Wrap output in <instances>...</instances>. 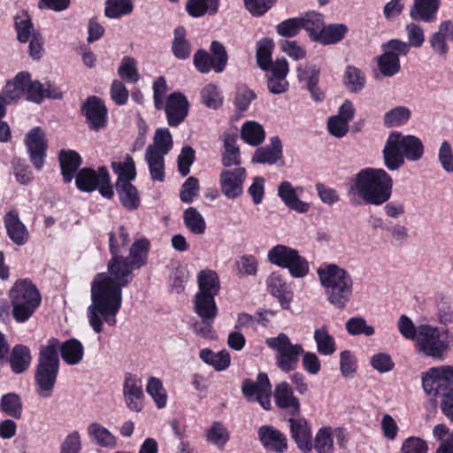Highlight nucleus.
<instances>
[{"label": "nucleus", "instance_id": "nucleus-10", "mask_svg": "<svg viewBox=\"0 0 453 453\" xmlns=\"http://www.w3.org/2000/svg\"><path fill=\"white\" fill-rule=\"evenodd\" d=\"M381 49L383 53L377 58L379 70L383 76L393 77L400 72V57L409 53V47L404 41L391 39Z\"/></svg>", "mask_w": 453, "mask_h": 453}, {"label": "nucleus", "instance_id": "nucleus-49", "mask_svg": "<svg viewBox=\"0 0 453 453\" xmlns=\"http://www.w3.org/2000/svg\"><path fill=\"white\" fill-rule=\"evenodd\" d=\"M206 441L223 449L230 439L227 428L220 421H214L205 434Z\"/></svg>", "mask_w": 453, "mask_h": 453}, {"label": "nucleus", "instance_id": "nucleus-31", "mask_svg": "<svg viewBox=\"0 0 453 453\" xmlns=\"http://www.w3.org/2000/svg\"><path fill=\"white\" fill-rule=\"evenodd\" d=\"M441 0H414L410 10L413 20L433 22L440 7Z\"/></svg>", "mask_w": 453, "mask_h": 453}, {"label": "nucleus", "instance_id": "nucleus-54", "mask_svg": "<svg viewBox=\"0 0 453 453\" xmlns=\"http://www.w3.org/2000/svg\"><path fill=\"white\" fill-rule=\"evenodd\" d=\"M343 82L349 92L357 93L364 88L365 77L358 68L349 65L344 73Z\"/></svg>", "mask_w": 453, "mask_h": 453}, {"label": "nucleus", "instance_id": "nucleus-14", "mask_svg": "<svg viewBox=\"0 0 453 453\" xmlns=\"http://www.w3.org/2000/svg\"><path fill=\"white\" fill-rule=\"evenodd\" d=\"M265 71L267 72L265 75L267 88L271 94L280 95L288 90L289 83L287 75L289 72V66L286 58L276 59L273 65Z\"/></svg>", "mask_w": 453, "mask_h": 453}, {"label": "nucleus", "instance_id": "nucleus-9", "mask_svg": "<svg viewBox=\"0 0 453 453\" xmlns=\"http://www.w3.org/2000/svg\"><path fill=\"white\" fill-rule=\"evenodd\" d=\"M265 344L276 352V364L281 371L288 372L296 368L299 356L303 353L301 344H292L284 333H280L276 337L267 338Z\"/></svg>", "mask_w": 453, "mask_h": 453}, {"label": "nucleus", "instance_id": "nucleus-23", "mask_svg": "<svg viewBox=\"0 0 453 453\" xmlns=\"http://www.w3.org/2000/svg\"><path fill=\"white\" fill-rule=\"evenodd\" d=\"M297 79L300 82L304 83L306 88L311 95V97L316 102H320L324 99V93L318 86L320 75V68L316 65L306 64L299 65L296 69Z\"/></svg>", "mask_w": 453, "mask_h": 453}, {"label": "nucleus", "instance_id": "nucleus-63", "mask_svg": "<svg viewBox=\"0 0 453 453\" xmlns=\"http://www.w3.org/2000/svg\"><path fill=\"white\" fill-rule=\"evenodd\" d=\"M303 21L300 18H291L281 21L276 26V32L282 37H294L303 28Z\"/></svg>", "mask_w": 453, "mask_h": 453}, {"label": "nucleus", "instance_id": "nucleus-64", "mask_svg": "<svg viewBox=\"0 0 453 453\" xmlns=\"http://www.w3.org/2000/svg\"><path fill=\"white\" fill-rule=\"evenodd\" d=\"M427 395L441 397L442 413L453 422V388H441Z\"/></svg>", "mask_w": 453, "mask_h": 453}, {"label": "nucleus", "instance_id": "nucleus-18", "mask_svg": "<svg viewBox=\"0 0 453 453\" xmlns=\"http://www.w3.org/2000/svg\"><path fill=\"white\" fill-rule=\"evenodd\" d=\"M257 437L265 450L274 453H284L288 449L286 435L271 425H264L258 428Z\"/></svg>", "mask_w": 453, "mask_h": 453}, {"label": "nucleus", "instance_id": "nucleus-7", "mask_svg": "<svg viewBox=\"0 0 453 453\" xmlns=\"http://www.w3.org/2000/svg\"><path fill=\"white\" fill-rule=\"evenodd\" d=\"M12 316L19 323L28 320L41 304V294L28 279L17 280L10 290Z\"/></svg>", "mask_w": 453, "mask_h": 453}, {"label": "nucleus", "instance_id": "nucleus-17", "mask_svg": "<svg viewBox=\"0 0 453 453\" xmlns=\"http://www.w3.org/2000/svg\"><path fill=\"white\" fill-rule=\"evenodd\" d=\"M291 438L303 453H309L312 449L311 428L307 419L291 417L288 419Z\"/></svg>", "mask_w": 453, "mask_h": 453}, {"label": "nucleus", "instance_id": "nucleus-8", "mask_svg": "<svg viewBox=\"0 0 453 453\" xmlns=\"http://www.w3.org/2000/svg\"><path fill=\"white\" fill-rule=\"evenodd\" d=\"M267 259L274 265L288 269L294 278H303L310 270L305 257H302L296 250L283 244H277L271 248L267 253Z\"/></svg>", "mask_w": 453, "mask_h": 453}, {"label": "nucleus", "instance_id": "nucleus-62", "mask_svg": "<svg viewBox=\"0 0 453 453\" xmlns=\"http://www.w3.org/2000/svg\"><path fill=\"white\" fill-rule=\"evenodd\" d=\"M345 328L350 335L365 334V336H371L374 334V327L367 325L366 320L360 316L349 319Z\"/></svg>", "mask_w": 453, "mask_h": 453}, {"label": "nucleus", "instance_id": "nucleus-34", "mask_svg": "<svg viewBox=\"0 0 453 453\" xmlns=\"http://www.w3.org/2000/svg\"><path fill=\"white\" fill-rule=\"evenodd\" d=\"M62 359L69 365L80 364L84 357V347L82 343L75 339L71 338L58 345Z\"/></svg>", "mask_w": 453, "mask_h": 453}, {"label": "nucleus", "instance_id": "nucleus-42", "mask_svg": "<svg viewBox=\"0 0 453 453\" xmlns=\"http://www.w3.org/2000/svg\"><path fill=\"white\" fill-rule=\"evenodd\" d=\"M186 29L184 27H178L173 31V40L172 42V51L178 59H187L191 53V44L186 38Z\"/></svg>", "mask_w": 453, "mask_h": 453}, {"label": "nucleus", "instance_id": "nucleus-43", "mask_svg": "<svg viewBox=\"0 0 453 453\" xmlns=\"http://www.w3.org/2000/svg\"><path fill=\"white\" fill-rule=\"evenodd\" d=\"M348 27L344 24H331L323 27L315 42L322 44H334L341 42L346 35Z\"/></svg>", "mask_w": 453, "mask_h": 453}, {"label": "nucleus", "instance_id": "nucleus-45", "mask_svg": "<svg viewBox=\"0 0 453 453\" xmlns=\"http://www.w3.org/2000/svg\"><path fill=\"white\" fill-rule=\"evenodd\" d=\"M150 242L145 239L135 241L129 249L128 261L134 268L146 265Z\"/></svg>", "mask_w": 453, "mask_h": 453}, {"label": "nucleus", "instance_id": "nucleus-48", "mask_svg": "<svg viewBox=\"0 0 453 453\" xmlns=\"http://www.w3.org/2000/svg\"><path fill=\"white\" fill-rule=\"evenodd\" d=\"M273 47V41L270 38H263L257 42L256 58L257 65L263 71L273 65L274 62L272 59Z\"/></svg>", "mask_w": 453, "mask_h": 453}, {"label": "nucleus", "instance_id": "nucleus-27", "mask_svg": "<svg viewBox=\"0 0 453 453\" xmlns=\"http://www.w3.org/2000/svg\"><path fill=\"white\" fill-rule=\"evenodd\" d=\"M282 157V144L278 136L270 139V143L256 150L252 156V162L263 165H273Z\"/></svg>", "mask_w": 453, "mask_h": 453}, {"label": "nucleus", "instance_id": "nucleus-11", "mask_svg": "<svg viewBox=\"0 0 453 453\" xmlns=\"http://www.w3.org/2000/svg\"><path fill=\"white\" fill-rule=\"evenodd\" d=\"M75 183L81 191L92 192L98 189L104 197L111 198L113 196V188L105 167H100L97 172L88 167L81 169L76 174Z\"/></svg>", "mask_w": 453, "mask_h": 453}, {"label": "nucleus", "instance_id": "nucleus-25", "mask_svg": "<svg viewBox=\"0 0 453 453\" xmlns=\"http://www.w3.org/2000/svg\"><path fill=\"white\" fill-rule=\"evenodd\" d=\"M453 41V22L450 20L442 21L438 31L429 38L432 50L440 57L445 58L449 52L447 42Z\"/></svg>", "mask_w": 453, "mask_h": 453}, {"label": "nucleus", "instance_id": "nucleus-20", "mask_svg": "<svg viewBox=\"0 0 453 453\" xmlns=\"http://www.w3.org/2000/svg\"><path fill=\"white\" fill-rule=\"evenodd\" d=\"M303 188H295L289 181H282L278 186V196L281 202L290 210L298 213H305L310 209V204L299 199Z\"/></svg>", "mask_w": 453, "mask_h": 453}, {"label": "nucleus", "instance_id": "nucleus-26", "mask_svg": "<svg viewBox=\"0 0 453 453\" xmlns=\"http://www.w3.org/2000/svg\"><path fill=\"white\" fill-rule=\"evenodd\" d=\"M5 360L14 374L25 373L32 363L31 350L26 345L17 344L11 349Z\"/></svg>", "mask_w": 453, "mask_h": 453}, {"label": "nucleus", "instance_id": "nucleus-2", "mask_svg": "<svg viewBox=\"0 0 453 453\" xmlns=\"http://www.w3.org/2000/svg\"><path fill=\"white\" fill-rule=\"evenodd\" d=\"M393 180L382 168L360 170L353 180L351 189L367 204L381 205L391 196Z\"/></svg>", "mask_w": 453, "mask_h": 453}, {"label": "nucleus", "instance_id": "nucleus-24", "mask_svg": "<svg viewBox=\"0 0 453 453\" xmlns=\"http://www.w3.org/2000/svg\"><path fill=\"white\" fill-rule=\"evenodd\" d=\"M124 400L128 409L139 412L142 409L143 392L140 381L133 375L126 376L123 384Z\"/></svg>", "mask_w": 453, "mask_h": 453}, {"label": "nucleus", "instance_id": "nucleus-40", "mask_svg": "<svg viewBox=\"0 0 453 453\" xmlns=\"http://www.w3.org/2000/svg\"><path fill=\"white\" fill-rule=\"evenodd\" d=\"M219 0H188L185 10L192 18H200L205 14L214 15L218 12Z\"/></svg>", "mask_w": 453, "mask_h": 453}, {"label": "nucleus", "instance_id": "nucleus-5", "mask_svg": "<svg viewBox=\"0 0 453 453\" xmlns=\"http://www.w3.org/2000/svg\"><path fill=\"white\" fill-rule=\"evenodd\" d=\"M58 348L56 338L50 339L47 345L40 348L34 379L35 391L41 398H49L53 394L60 367Z\"/></svg>", "mask_w": 453, "mask_h": 453}, {"label": "nucleus", "instance_id": "nucleus-37", "mask_svg": "<svg viewBox=\"0 0 453 453\" xmlns=\"http://www.w3.org/2000/svg\"><path fill=\"white\" fill-rule=\"evenodd\" d=\"M116 190L121 204L128 210H135L140 205L137 188L127 181H117Z\"/></svg>", "mask_w": 453, "mask_h": 453}, {"label": "nucleus", "instance_id": "nucleus-16", "mask_svg": "<svg viewBox=\"0 0 453 453\" xmlns=\"http://www.w3.org/2000/svg\"><path fill=\"white\" fill-rule=\"evenodd\" d=\"M245 179L246 170L243 167H237L234 170H223L219 175L222 193L228 199L239 197L242 194Z\"/></svg>", "mask_w": 453, "mask_h": 453}, {"label": "nucleus", "instance_id": "nucleus-13", "mask_svg": "<svg viewBox=\"0 0 453 453\" xmlns=\"http://www.w3.org/2000/svg\"><path fill=\"white\" fill-rule=\"evenodd\" d=\"M163 110H165L167 124L172 127H177L188 117L189 103L182 93L173 92L167 96Z\"/></svg>", "mask_w": 453, "mask_h": 453}, {"label": "nucleus", "instance_id": "nucleus-44", "mask_svg": "<svg viewBox=\"0 0 453 453\" xmlns=\"http://www.w3.org/2000/svg\"><path fill=\"white\" fill-rule=\"evenodd\" d=\"M199 357L205 364L213 366L219 372L226 370L230 365V355L227 350L214 353L210 349H203Z\"/></svg>", "mask_w": 453, "mask_h": 453}, {"label": "nucleus", "instance_id": "nucleus-12", "mask_svg": "<svg viewBox=\"0 0 453 453\" xmlns=\"http://www.w3.org/2000/svg\"><path fill=\"white\" fill-rule=\"evenodd\" d=\"M242 392L249 402L257 401L263 409L271 410L272 386L266 373L259 372L256 381L245 379L242 381Z\"/></svg>", "mask_w": 453, "mask_h": 453}, {"label": "nucleus", "instance_id": "nucleus-6", "mask_svg": "<svg viewBox=\"0 0 453 453\" xmlns=\"http://www.w3.org/2000/svg\"><path fill=\"white\" fill-rule=\"evenodd\" d=\"M415 344L419 353L443 360L453 345V334L445 327L419 325Z\"/></svg>", "mask_w": 453, "mask_h": 453}, {"label": "nucleus", "instance_id": "nucleus-61", "mask_svg": "<svg viewBox=\"0 0 453 453\" xmlns=\"http://www.w3.org/2000/svg\"><path fill=\"white\" fill-rule=\"evenodd\" d=\"M411 117V111L404 106L395 107L385 113L383 123L388 127L405 124Z\"/></svg>", "mask_w": 453, "mask_h": 453}, {"label": "nucleus", "instance_id": "nucleus-1", "mask_svg": "<svg viewBox=\"0 0 453 453\" xmlns=\"http://www.w3.org/2000/svg\"><path fill=\"white\" fill-rule=\"evenodd\" d=\"M111 245L108 273H97L91 282V303L87 309L88 324L96 334L104 330V323L114 326L122 304V288L132 281L134 267L128 258L118 256Z\"/></svg>", "mask_w": 453, "mask_h": 453}, {"label": "nucleus", "instance_id": "nucleus-39", "mask_svg": "<svg viewBox=\"0 0 453 453\" xmlns=\"http://www.w3.org/2000/svg\"><path fill=\"white\" fill-rule=\"evenodd\" d=\"M313 339L316 343L317 351L320 355L331 356L336 351V342L332 334H330L326 326H321L315 328Z\"/></svg>", "mask_w": 453, "mask_h": 453}, {"label": "nucleus", "instance_id": "nucleus-29", "mask_svg": "<svg viewBox=\"0 0 453 453\" xmlns=\"http://www.w3.org/2000/svg\"><path fill=\"white\" fill-rule=\"evenodd\" d=\"M4 226L9 238L16 245H24L29 237L28 231L25 225L20 221L16 211L8 212L4 218Z\"/></svg>", "mask_w": 453, "mask_h": 453}, {"label": "nucleus", "instance_id": "nucleus-57", "mask_svg": "<svg viewBox=\"0 0 453 453\" xmlns=\"http://www.w3.org/2000/svg\"><path fill=\"white\" fill-rule=\"evenodd\" d=\"M312 448H314L317 453H334L331 427H322L317 432Z\"/></svg>", "mask_w": 453, "mask_h": 453}, {"label": "nucleus", "instance_id": "nucleus-33", "mask_svg": "<svg viewBox=\"0 0 453 453\" xmlns=\"http://www.w3.org/2000/svg\"><path fill=\"white\" fill-rule=\"evenodd\" d=\"M195 311L203 321L213 322L218 314L215 296L196 293L195 296Z\"/></svg>", "mask_w": 453, "mask_h": 453}, {"label": "nucleus", "instance_id": "nucleus-55", "mask_svg": "<svg viewBox=\"0 0 453 453\" xmlns=\"http://www.w3.org/2000/svg\"><path fill=\"white\" fill-rule=\"evenodd\" d=\"M303 28L308 33L311 40L316 41L321 29L324 27V16L316 12H309L301 17Z\"/></svg>", "mask_w": 453, "mask_h": 453}, {"label": "nucleus", "instance_id": "nucleus-59", "mask_svg": "<svg viewBox=\"0 0 453 453\" xmlns=\"http://www.w3.org/2000/svg\"><path fill=\"white\" fill-rule=\"evenodd\" d=\"M111 167L118 174L117 181H131L136 177V171L134 159L130 156H127L124 162H112Z\"/></svg>", "mask_w": 453, "mask_h": 453}, {"label": "nucleus", "instance_id": "nucleus-21", "mask_svg": "<svg viewBox=\"0 0 453 453\" xmlns=\"http://www.w3.org/2000/svg\"><path fill=\"white\" fill-rule=\"evenodd\" d=\"M82 113L92 129H99L106 123L107 108L103 100L95 96L87 98L82 105Z\"/></svg>", "mask_w": 453, "mask_h": 453}, {"label": "nucleus", "instance_id": "nucleus-53", "mask_svg": "<svg viewBox=\"0 0 453 453\" xmlns=\"http://www.w3.org/2000/svg\"><path fill=\"white\" fill-rule=\"evenodd\" d=\"M0 407L8 416L14 418H20L23 404L20 396L15 393H8L1 397Z\"/></svg>", "mask_w": 453, "mask_h": 453}, {"label": "nucleus", "instance_id": "nucleus-4", "mask_svg": "<svg viewBox=\"0 0 453 453\" xmlns=\"http://www.w3.org/2000/svg\"><path fill=\"white\" fill-rule=\"evenodd\" d=\"M424 144L415 135H403L398 132L388 134L382 150L384 165L391 172L398 171L404 160L418 161L424 155Z\"/></svg>", "mask_w": 453, "mask_h": 453}, {"label": "nucleus", "instance_id": "nucleus-60", "mask_svg": "<svg viewBox=\"0 0 453 453\" xmlns=\"http://www.w3.org/2000/svg\"><path fill=\"white\" fill-rule=\"evenodd\" d=\"M119 76L129 83H136L140 80V74L134 58L124 57L118 69Z\"/></svg>", "mask_w": 453, "mask_h": 453}, {"label": "nucleus", "instance_id": "nucleus-15", "mask_svg": "<svg viewBox=\"0 0 453 453\" xmlns=\"http://www.w3.org/2000/svg\"><path fill=\"white\" fill-rule=\"evenodd\" d=\"M422 386L426 393H433L453 386V366L442 365L431 368L422 377Z\"/></svg>", "mask_w": 453, "mask_h": 453}, {"label": "nucleus", "instance_id": "nucleus-41", "mask_svg": "<svg viewBox=\"0 0 453 453\" xmlns=\"http://www.w3.org/2000/svg\"><path fill=\"white\" fill-rule=\"evenodd\" d=\"M197 283L199 291L197 293H203V295L217 296L219 288L220 282L216 272L205 269L199 272L197 276Z\"/></svg>", "mask_w": 453, "mask_h": 453}, {"label": "nucleus", "instance_id": "nucleus-46", "mask_svg": "<svg viewBox=\"0 0 453 453\" xmlns=\"http://www.w3.org/2000/svg\"><path fill=\"white\" fill-rule=\"evenodd\" d=\"M183 222L185 226L194 234L201 235L205 232V220L195 207H188L184 211Z\"/></svg>", "mask_w": 453, "mask_h": 453}, {"label": "nucleus", "instance_id": "nucleus-47", "mask_svg": "<svg viewBox=\"0 0 453 453\" xmlns=\"http://www.w3.org/2000/svg\"><path fill=\"white\" fill-rule=\"evenodd\" d=\"M242 138L252 146L261 144L265 137V133L262 125L256 121L245 122L241 130Z\"/></svg>", "mask_w": 453, "mask_h": 453}, {"label": "nucleus", "instance_id": "nucleus-22", "mask_svg": "<svg viewBox=\"0 0 453 453\" xmlns=\"http://www.w3.org/2000/svg\"><path fill=\"white\" fill-rule=\"evenodd\" d=\"M26 145L33 165L36 169H42L47 145L44 134L40 127H36L29 131L27 134Z\"/></svg>", "mask_w": 453, "mask_h": 453}, {"label": "nucleus", "instance_id": "nucleus-32", "mask_svg": "<svg viewBox=\"0 0 453 453\" xmlns=\"http://www.w3.org/2000/svg\"><path fill=\"white\" fill-rule=\"evenodd\" d=\"M268 291L280 301L281 306L288 309L291 301L292 293L283 276L273 273L266 280Z\"/></svg>", "mask_w": 453, "mask_h": 453}, {"label": "nucleus", "instance_id": "nucleus-38", "mask_svg": "<svg viewBox=\"0 0 453 453\" xmlns=\"http://www.w3.org/2000/svg\"><path fill=\"white\" fill-rule=\"evenodd\" d=\"M224 142V152L222 154V165L225 167H230L233 165H240L241 155L239 147L236 144V136L229 133H224L222 134Z\"/></svg>", "mask_w": 453, "mask_h": 453}, {"label": "nucleus", "instance_id": "nucleus-3", "mask_svg": "<svg viewBox=\"0 0 453 453\" xmlns=\"http://www.w3.org/2000/svg\"><path fill=\"white\" fill-rule=\"evenodd\" d=\"M317 273L328 303L337 309L345 308L353 294L351 274L336 264H326L318 268Z\"/></svg>", "mask_w": 453, "mask_h": 453}, {"label": "nucleus", "instance_id": "nucleus-19", "mask_svg": "<svg viewBox=\"0 0 453 453\" xmlns=\"http://www.w3.org/2000/svg\"><path fill=\"white\" fill-rule=\"evenodd\" d=\"M273 397L278 408L286 410L292 416L300 414V401L294 395L292 387L287 381H281L275 386Z\"/></svg>", "mask_w": 453, "mask_h": 453}, {"label": "nucleus", "instance_id": "nucleus-56", "mask_svg": "<svg viewBox=\"0 0 453 453\" xmlns=\"http://www.w3.org/2000/svg\"><path fill=\"white\" fill-rule=\"evenodd\" d=\"M147 393L151 396L158 409H162L167 403V393L161 380L150 377L146 386Z\"/></svg>", "mask_w": 453, "mask_h": 453}, {"label": "nucleus", "instance_id": "nucleus-36", "mask_svg": "<svg viewBox=\"0 0 453 453\" xmlns=\"http://www.w3.org/2000/svg\"><path fill=\"white\" fill-rule=\"evenodd\" d=\"M28 81V73H18L13 81H10L6 83L1 96L4 97L7 104L18 100L25 93Z\"/></svg>", "mask_w": 453, "mask_h": 453}, {"label": "nucleus", "instance_id": "nucleus-30", "mask_svg": "<svg viewBox=\"0 0 453 453\" xmlns=\"http://www.w3.org/2000/svg\"><path fill=\"white\" fill-rule=\"evenodd\" d=\"M26 96L28 101L40 104L44 97L60 99L62 98V92L50 84H42L38 81H31L29 80L26 88Z\"/></svg>", "mask_w": 453, "mask_h": 453}, {"label": "nucleus", "instance_id": "nucleus-51", "mask_svg": "<svg viewBox=\"0 0 453 453\" xmlns=\"http://www.w3.org/2000/svg\"><path fill=\"white\" fill-rule=\"evenodd\" d=\"M173 147V137L168 128H158L156 130L153 143L147 148H151L152 151L157 155L165 156Z\"/></svg>", "mask_w": 453, "mask_h": 453}, {"label": "nucleus", "instance_id": "nucleus-28", "mask_svg": "<svg viewBox=\"0 0 453 453\" xmlns=\"http://www.w3.org/2000/svg\"><path fill=\"white\" fill-rule=\"evenodd\" d=\"M87 432L91 441L101 448L114 449L118 446V438L98 422L88 424Z\"/></svg>", "mask_w": 453, "mask_h": 453}, {"label": "nucleus", "instance_id": "nucleus-58", "mask_svg": "<svg viewBox=\"0 0 453 453\" xmlns=\"http://www.w3.org/2000/svg\"><path fill=\"white\" fill-rule=\"evenodd\" d=\"M15 27L17 38L20 42H27L35 34H40L35 30L34 24L27 14L15 17Z\"/></svg>", "mask_w": 453, "mask_h": 453}, {"label": "nucleus", "instance_id": "nucleus-52", "mask_svg": "<svg viewBox=\"0 0 453 453\" xmlns=\"http://www.w3.org/2000/svg\"><path fill=\"white\" fill-rule=\"evenodd\" d=\"M134 10L133 0H107L104 14L110 19H119L130 14Z\"/></svg>", "mask_w": 453, "mask_h": 453}, {"label": "nucleus", "instance_id": "nucleus-35", "mask_svg": "<svg viewBox=\"0 0 453 453\" xmlns=\"http://www.w3.org/2000/svg\"><path fill=\"white\" fill-rule=\"evenodd\" d=\"M58 158L65 182H71L81 164V156L74 150H61Z\"/></svg>", "mask_w": 453, "mask_h": 453}, {"label": "nucleus", "instance_id": "nucleus-50", "mask_svg": "<svg viewBox=\"0 0 453 453\" xmlns=\"http://www.w3.org/2000/svg\"><path fill=\"white\" fill-rule=\"evenodd\" d=\"M164 157L152 151L151 148L146 149L145 160L149 165L151 179L157 181L165 180Z\"/></svg>", "mask_w": 453, "mask_h": 453}]
</instances>
